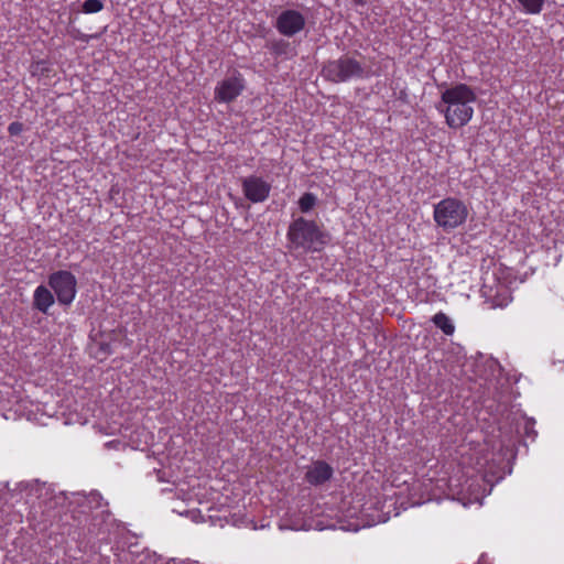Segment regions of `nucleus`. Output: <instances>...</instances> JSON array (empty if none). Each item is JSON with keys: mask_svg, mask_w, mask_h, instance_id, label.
<instances>
[{"mask_svg": "<svg viewBox=\"0 0 564 564\" xmlns=\"http://www.w3.org/2000/svg\"><path fill=\"white\" fill-rule=\"evenodd\" d=\"M267 47L275 56L288 55L291 50L290 43L283 39L273 40V41L269 42L267 44Z\"/></svg>", "mask_w": 564, "mask_h": 564, "instance_id": "13", "label": "nucleus"}, {"mask_svg": "<svg viewBox=\"0 0 564 564\" xmlns=\"http://www.w3.org/2000/svg\"><path fill=\"white\" fill-rule=\"evenodd\" d=\"M334 475V468L325 460H314L306 468L305 480L311 486H322L329 481Z\"/></svg>", "mask_w": 564, "mask_h": 564, "instance_id": "10", "label": "nucleus"}, {"mask_svg": "<svg viewBox=\"0 0 564 564\" xmlns=\"http://www.w3.org/2000/svg\"><path fill=\"white\" fill-rule=\"evenodd\" d=\"M245 89V79L241 74H236L234 76L227 77L218 83L215 88V99L218 102H231Z\"/></svg>", "mask_w": 564, "mask_h": 564, "instance_id": "8", "label": "nucleus"}, {"mask_svg": "<svg viewBox=\"0 0 564 564\" xmlns=\"http://www.w3.org/2000/svg\"><path fill=\"white\" fill-rule=\"evenodd\" d=\"M317 204V197L313 193H304L299 199V208L302 213L311 212Z\"/></svg>", "mask_w": 564, "mask_h": 564, "instance_id": "15", "label": "nucleus"}, {"mask_svg": "<svg viewBox=\"0 0 564 564\" xmlns=\"http://www.w3.org/2000/svg\"><path fill=\"white\" fill-rule=\"evenodd\" d=\"M79 496V505L84 508L83 512H86V509L93 514L95 519L101 518L110 514L108 510V502L105 501L102 496L98 491H91L88 495H78Z\"/></svg>", "mask_w": 564, "mask_h": 564, "instance_id": "9", "label": "nucleus"}, {"mask_svg": "<svg viewBox=\"0 0 564 564\" xmlns=\"http://www.w3.org/2000/svg\"><path fill=\"white\" fill-rule=\"evenodd\" d=\"M104 9L101 0H85L82 4V10L86 14L97 13Z\"/></svg>", "mask_w": 564, "mask_h": 564, "instance_id": "16", "label": "nucleus"}, {"mask_svg": "<svg viewBox=\"0 0 564 564\" xmlns=\"http://www.w3.org/2000/svg\"><path fill=\"white\" fill-rule=\"evenodd\" d=\"M477 100L475 90L463 83L445 88L436 109L444 116L451 129L466 126L474 116V104Z\"/></svg>", "mask_w": 564, "mask_h": 564, "instance_id": "1", "label": "nucleus"}, {"mask_svg": "<svg viewBox=\"0 0 564 564\" xmlns=\"http://www.w3.org/2000/svg\"><path fill=\"white\" fill-rule=\"evenodd\" d=\"M534 424H535V421L532 420V419H528L525 420L524 422V434L525 436L534 440L535 436L538 435V432L534 430Z\"/></svg>", "mask_w": 564, "mask_h": 564, "instance_id": "17", "label": "nucleus"}, {"mask_svg": "<svg viewBox=\"0 0 564 564\" xmlns=\"http://www.w3.org/2000/svg\"><path fill=\"white\" fill-rule=\"evenodd\" d=\"M23 131V123L19 122V121H13L9 124L8 127V132L11 134V135H18L20 134L21 132Z\"/></svg>", "mask_w": 564, "mask_h": 564, "instance_id": "18", "label": "nucleus"}, {"mask_svg": "<svg viewBox=\"0 0 564 564\" xmlns=\"http://www.w3.org/2000/svg\"><path fill=\"white\" fill-rule=\"evenodd\" d=\"M306 19L297 10L286 9L283 10L276 18V31L286 37H292L305 29Z\"/></svg>", "mask_w": 564, "mask_h": 564, "instance_id": "6", "label": "nucleus"}, {"mask_svg": "<svg viewBox=\"0 0 564 564\" xmlns=\"http://www.w3.org/2000/svg\"><path fill=\"white\" fill-rule=\"evenodd\" d=\"M467 217L468 208L466 204L458 198L446 197L434 205V221L446 232L464 225Z\"/></svg>", "mask_w": 564, "mask_h": 564, "instance_id": "4", "label": "nucleus"}, {"mask_svg": "<svg viewBox=\"0 0 564 564\" xmlns=\"http://www.w3.org/2000/svg\"><path fill=\"white\" fill-rule=\"evenodd\" d=\"M48 285L61 305L69 306L77 294L76 276L67 270H58L48 275Z\"/></svg>", "mask_w": 564, "mask_h": 564, "instance_id": "5", "label": "nucleus"}, {"mask_svg": "<svg viewBox=\"0 0 564 564\" xmlns=\"http://www.w3.org/2000/svg\"><path fill=\"white\" fill-rule=\"evenodd\" d=\"M432 322L434 325L440 328L445 335L452 336L455 332V325L452 319L443 312L436 313Z\"/></svg>", "mask_w": 564, "mask_h": 564, "instance_id": "12", "label": "nucleus"}, {"mask_svg": "<svg viewBox=\"0 0 564 564\" xmlns=\"http://www.w3.org/2000/svg\"><path fill=\"white\" fill-rule=\"evenodd\" d=\"M21 486H24V488H28L29 487V484H21Z\"/></svg>", "mask_w": 564, "mask_h": 564, "instance_id": "20", "label": "nucleus"}, {"mask_svg": "<svg viewBox=\"0 0 564 564\" xmlns=\"http://www.w3.org/2000/svg\"><path fill=\"white\" fill-rule=\"evenodd\" d=\"M54 294L45 286L39 285L33 293V307L46 314L54 304Z\"/></svg>", "mask_w": 564, "mask_h": 564, "instance_id": "11", "label": "nucleus"}, {"mask_svg": "<svg viewBox=\"0 0 564 564\" xmlns=\"http://www.w3.org/2000/svg\"><path fill=\"white\" fill-rule=\"evenodd\" d=\"M292 249L319 251L328 241V235L314 220L299 217L294 219L286 232Z\"/></svg>", "mask_w": 564, "mask_h": 564, "instance_id": "2", "label": "nucleus"}, {"mask_svg": "<svg viewBox=\"0 0 564 564\" xmlns=\"http://www.w3.org/2000/svg\"><path fill=\"white\" fill-rule=\"evenodd\" d=\"M321 73L325 80L334 84L361 79L367 76L365 65L347 54L324 63Z\"/></svg>", "mask_w": 564, "mask_h": 564, "instance_id": "3", "label": "nucleus"}, {"mask_svg": "<svg viewBox=\"0 0 564 564\" xmlns=\"http://www.w3.org/2000/svg\"><path fill=\"white\" fill-rule=\"evenodd\" d=\"M527 14H539L543 10L544 0H518Z\"/></svg>", "mask_w": 564, "mask_h": 564, "instance_id": "14", "label": "nucleus"}, {"mask_svg": "<svg viewBox=\"0 0 564 564\" xmlns=\"http://www.w3.org/2000/svg\"><path fill=\"white\" fill-rule=\"evenodd\" d=\"M241 188L245 197L253 203H262L268 199L271 192V184L261 176L249 175L241 180Z\"/></svg>", "mask_w": 564, "mask_h": 564, "instance_id": "7", "label": "nucleus"}, {"mask_svg": "<svg viewBox=\"0 0 564 564\" xmlns=\"http://www.w3.org/2000/svg\"><path fill=\"white\" fill-rule=\"evenodd\" d=\"M285 527L292 530H310L313 528V525L311 523H307L306 521L293 522L292 524H285Z\"/></svg>", "mask_w": 564, "mask_h": 564, "instance_id": "19", "label": "nucleus"}]
</instances>
